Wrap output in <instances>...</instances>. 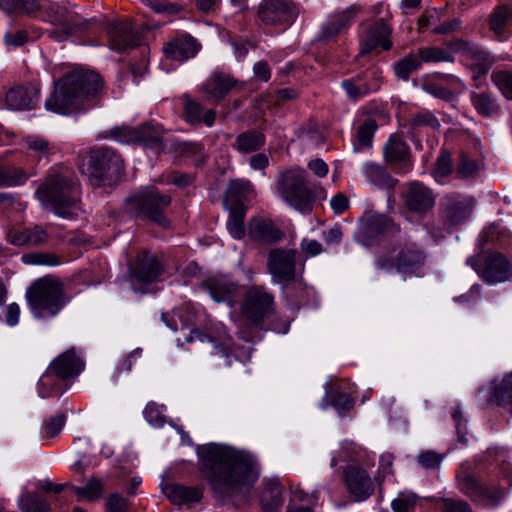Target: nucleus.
Instances as JSON below:
<instances>
[{
	"label": "nucleus",
	"instance_id": "1",
	"mask_svg": "<svg viewBox=\"0 0 512 512\" xmlns=\"http://www.w3.org/2000/svg\"><path fill=\"white\" fill-rule=\"evenodd\" d=\"M200 472L221 504L235 507L245 503L259 479L256 458L249 452L210 443L197 451Z\"/></svg>",
	"mask_w": 512,
	"mask_h": 512
},
{
	"label": "nucleus",
	"instance_id": "2",
	"mask_svg": "<svg viewBox=\"0 0 512 512\" xmlns=\"http://www.w3.org/2000/svg\"><path fill=\"white\" fill-rule=\"evenodd\" d=\"M102 88L103 81L99 74L76 68L54 83L45 107L63 115L82 112L95 105Z\"/></svg>",
	"mask_w": 512,
	"mask_h": 512
},
{
	"label": "nucleus",
	"instance_id": "3",
	"mask_svg": "<svg viewBox=\"0 0 512 512\" xmlns=\"http://www.w3.org/2000/svg\"><path fill=\"white\" fill-rule=\"evenodd\" d=\"M427 252L407 231H402L383 252L375 256V266L385 272H397L404 278L423 277Z\"/></svg>",
	"mask_w": 512,
	"mask_h": 512
},
{
	"label": "nucleus",
	"instance_id": "4",
	"mask_svg": "<svg viewBox=\"0 0 512 512\" xmlns=\"http://www.w3.org/2000/svg\"><path fill=\"white\" fill-rule=\"evenodd\" d=\"M36 196L59 217L69 218L81 211V188L75 176H48L37 188Z\"/></svg>",
	"mask_w": 512,
	"mask_h": 512
},
{
	"label": "nucleus",
	"instance_id": "5",
	"mask_svg": "<svg viewBox=\"0 0 512 512\" xmlns=\"http://www.w3.org/2000/svg\"><path fill=\"white\" fill-rule=\"evenodd\" d=\"M25 297L33 317L41 320L56 317L69 302L63 282L52 275L33 281Z\"/></svg>",
	"mask_w": 512,
	"mask_h": 512
},
{
	"label": "nucleus",
	"instance_id": "6",
	"mask_svg": "<svg viewBox=\"0 0 512 512\" xmlns=\"http://www.w3.org/2000/svg\"><path fill=\"white\" fill-rule=\"evenodd\" d=\"M84 361L70 348L57 356L47 367L38 381V394L41 398L62 395L68 388V381L76 378L84 369Z\"/></svg>",
	"mask_w": 512,
	"mask_h": 512
},
{
	"label": "nucleus",
	"instance_id": "7",
	"mask_svg": "<svg viewBox=\"0 0 512 512\" xmlns=\"http://www.w3.org/2000/svg\"><path fill=\"white\" fill-rule=\"evenodd\" d=\"M171 201L170 195L161 194L156 188L139 190L125 198L124 212L136 220L150 221L167 229L171 222L164 211Z\"/></svg>",
	"mask_w": 512,
	"mask_h": 512
},
{
	"label": "nucleus",
	"instance_id": "8",
	"mask_svg": "<svg viewBox=\"0 0 512 512\" xmlns=\"http://www.w3.org/2000/svg\"><path fill=\"white\" fill-rule=\"evenodd\" d=\"M123 159L114 149L101 146L89 151L87 161L82 165L92 185L100 187L115 180L123 171Z\"/></svg>",
	"mask_w": 512,
	"mask_h": 512
},
{
	"label": "nucleus",
	"instance_id": "9",
	"mask_svg": "<svg viewBox=\"0 0 512 512\" xmlns=\"http://www.w3.org/2000/svg\"><path fill=\"white\" fill-rule=\"evenodd\" d=\"M278 191L287 204L301 213H310L313 210L315 192L308 182L305 170L290 169L283 173Z\"/></svg>",
	"mask_w": 512,
	"mask_h": 512
},
{
	"label": "nucleus",
	"instance_id": "10",
	"mask_svg": "<svg viewBox=\"0 0 512 512\" xmlns=\"http://www.w3.org/2000/svg\"><path fill=\"white\" fill-rule=\"evenodd\" d=\"M195 340L210 344L212 347L211 354L218 355L222 358L224 367H230L233 361H238L240 358L248 360L251 356L250 348L243 351L241 356L236 352L232 337L229 335L225 326L221 324H214L203 330H191L188 341Z\"/></svg>",
	"mask_w": 512,
	"mask_h": 512
},
{
	"label": "nucleus",
	"instance_id": "11",
	"mask_svg": "<svg viewBox=\"0 0 512 512\" xmlns=\"http://www.w3.org/2000/svg\"><path fill=\"white\" fill-rule=\"evenodd\" d=\"M241 315L255 329H263L264 322L275 313L274 295L263 285H252L244 293Z\"/></svg>",
	"mask_w": 512,
	"mask_h": 512
},
{
	"label": "nucleus",
	"instance_id": "12",
	"mask_svg": "<svg viewBox=\"0 0 512 512\" xmlns=\"http://www.w3.org/2000/svg\"><path fill=\"white\" fill-rule=\"evenodd\" d=\"M466 262L489 285L512 279V265L508 258L498 251H481L467 258Z\"/></svg>",
	"mask_w": 512,
	"mask_h": 512
},
{
	"label": "nucleus",
	"instance_id": "13",
	"mask_svg": "<svg viewBox=\"0 0 512 512\" xmlns=\"http://www.w3.org/2000/svg\"><path fill=\"white\" fill-rule=\"evenodd\" d=\"M448 48L466 61L474 80L485 76L496 62L489 51L472 41L454 38L449 41Z\"/></svg>",
	"mask_w": 512,
	"mask_h": 512
},
{
	"label": "nucleus",
	"instance_id": "14",
	"mask_svg": "<svg viewBox=\"0 0 512 512\" xmlns=\"http://www.w3.org/2000/svg\"><path fill=\"white\" fill-rule=\"evenodd\" d=\"M299 9L293 0H262L257 7V20L266 27L285 30L298 17Z\"/></svg>",
	"mask_w": 512,
	"mask_h": 512
},
{
	"label": "nucleus",
	"instance_id": "15",
	"mask_svg": "<svg viewBox=\"0 0 512 512\" xmlns=\"http://www.w3.org/2000/svg\"><path fill=\"white\" fill-rule=\"evenodd\" d=\"M474 207L472 196L457 192L446 194L439 203V219L444 226H460L471 217Z\"/></svg>",
	"mask_w": 512,
	"mask_h": 512
},
{
	"label": "nucleus",
	"instance_id": "16",
	"mask_svg": "<svg viewBox=\"0 0 512 512\" xmlns=\"http://www.w3.org/2000/svg\"><path fill=\"white\" fill-rule=\"evenodd\" d=\"M111 135L121 143H134L160 151L164 149L163 129L160 125L145 123L138 127H115Z\"/></svg>",
	"mask_w": 512,
	"mask_h": 512
},
{
	"label": "nucleus",
	"instance_id": "17",
	"mask_svg": "<svg viewBox=\"0 0 512 512\" xmlns=\"http://www.w3.org/2000/svg\"><path fill=\"white\" fill-rule=\"evenodd\" d=\"M163 273V265L158 258L148 252L141 251L135 261L129 265V279L135 291L146 292V287L155 283Z\"/></svg>",
	"mask_w": 512,
	"mask_h": 512
},
{
	"label": "nucleus",
	"instance_id": "18",
	"mask_svg": "<svg viewBox=\"0 0 512 512\" xmlns=\"http://www.w3.org/2000/svg\"><path fill=\"white\" fill-rule=\"evenodd\" d=\"M383 81L382 68L372 65L356 75L342 80L340 85L348 99L355 102L380 90Z\"/></svg>",
	"mask_w": 512,
	"mask_h": 512
},
{
	"label": "nucleus",
	"instance_id": "19",
	"mask_svg": "<svg viewBox=\"0 0 512 512\" xmlns=\"http://www.w3.org/2000/svg\"><path fill=\"white\" fill-rule=\"evenodd\" d=\"M457 480L460 491L484 507H496L503 498L500 486L483 484L472 474L463 473L457 476Z\"/></svg>",
	"mask_w": 512,
	"mask_h": 512
},
{
	"label": "nucleus",
	"instance_id": "20",
	"mask_svg": "<svg viewBox=\"0 0 512 512\" xmlns=\"http://www.w3.org/2000/svg\"><path fill=\"white\" fill-rule=\"evenodd\" d=\"M49 22L54 26L48 31L49 37L62 42L74 32L84 28V22L74 11L59 4H51L46 9Z\"/></svg>",
	"mask_w": 512,
	"mask_h": 512
},
{
	"label": "nucleus",
	"instance_id": "21",
	"mask_svg": "<svg viewBox=\"0 0 512 512\" xmlns=\"http://www.w3.org/2000/svg\"><path fill=\"white\" fill-rule=\"evenodd\" d=\"M402 232L398 223L385 214H372L367 216L361 223L359 232V242L370 247L374 241L382 236H389L391 240L397 238Z\"/></svg>",
	"mask_w": 512,
	"mask_h": 512
},
{
	"label": "nucleus",
	"instance_id": "22",
	"mask_svg": "<svg viewBox=\"0 0 512 512\" xmlns=\"http://www.w3.org/2000/svg\"><path fill=\"white\" fill-rule=\"evenodd\" d=\"M383 159L396 174H407L413 169V158L408 143L398 133L389 136L382 149Z\"/></svg>",
	"mask_w": 512,
	"mask_h": 512
},
{
	"label": "nucleus",
	"instance_id": "23",
	"mask_svg": "<svg viewBox=\"0 0 512 512\" xmlns=\"http://www.w3.org/2000/svg\"><path fill=\"white\" fill-rule=\"evenodd\" d=\"M299 254L292 248H273L267 255V270L274 282H291L296 278Z\"/></svg>",
	"mask_w": 512,
	"mask_h": 512
},
{
	"label": "nucleus",
	"instance_id": "24",
	"mask_svg": "<svg viewBox=\"0 0 512 512\" xmlns=\"http://www.w3.org/2000/svg\"><path fill=\"white\" fill-rule=\"evenodd\" d=\"M392 28L384 19H377L362 32L359 40V56L379 51H389L393 47L391 40Z\"/></svg>",
	"mask_w": 512,
	"mask_h": 512
},
{
	"label": "nucleus",
	"instance_id": "25",
	"mask_svg": "<svg viewBox=\"0 0 512 512\" xmlns=\"http://www.w3.org/2000/svg\"><path fill=\"white\" fill-rule=\"evenodd\" d=\"M107 33L109 48L120 53L139 46L143 40L130 20L110 22Z\"/></svg>",
	"mask_w": 512,
	"mask_h": 512
},
{
	"label": "nucleus",
	"instance_id": "26",
	"mask_svg": "<svg viewBox=\"0 0 512 512\" xmlns=\"http://www.w3.org/2000/svg\"><path fill=\"white\" fill-rule=\"evenodd\" d=\"M363 13V7L353 4L344 10L329 15L327 21L321 27L318 40L329 41L347 31L355 22L357 16Z\"/></svg>",
	"mask_w": 512,
	"mask_h": 512
},
{
	"label": "nucleus",
	"instance_id": "27",
	"mask_svg": "<svg viewBox=\"0 0 512 512\" xmlns=\"http://www.w3.org/2000/svg\"><path fill=\"white\" fill-rule=\"evenodd\" d=\"M406 209L417 215H425L433 210L436 198L433 191L419 181L407 183V189L403 195Z\"/></svg>",
	"mask_w": 512,
	"mask_h": 512
},
{
	"label": "nucleus",
	"instance_id": "28",
	"mask_svg": "<svg viewBox=\"0 0 512 512\" xmlns=\"http://www.w3.org/2000/svg\"><path fill=\"white\" fill-rule=\"evenodd\" d=\"M201 287L215 302L225 303L229 307H234L241 293L240 285L226 276L208 277L202 282Z\"/></svg>",
	"mask_w": 512,
	"mask_h": 512
},
{
	"label": "nucleus",
	"instance_id": "29",
	"mask_svg": "<svg viewBox=\"0 0 512 512\" xmlns=\"http://www.w3.org/2000/svg\"><path fill=\"white\" fill-rule=\"evenodd\" d=\"M346 487L356 501L367 500L374 492V484L368 472L357 465H347L343 471Z\"/></svg>",
	"mask_w": 512,
	"mask_h": 512
},
{
	"label": "nucleus",
	"instance_id": "30",
	"mask_svg": "<svg viewBox=\"0 0 512 512\" xmlns=\"http://www.w3.org/2000/svg\"><path fill=\"white\" fill-rule=\"evenodd\" d=\"M200 44L189 34L177 36L163 46L166 58L175 61H185L193 58L199 51Z\"/></svg>",
	"mask_w": 512,
	"mask_h": 512
},
{
	"label": "nucleus",
	"instance_id": "31",
	"mask_svg": "<svg viewBox=\"0 0 512 512\" xmlns=\"http://www.w3.org/2000/svg\"><path fill=\"white\" fill-rule=\"evenodd\" d=\"M236 81L228 74L214 72L199 87V91L204 94L207 101L219 102L235 86Z\"/></svg>",
	"mask_w": 512,
	"mask_h": 512
},
{
	"label": "nucleus",
	"instance_id": "32",
	"mask_svg": "<svg viewBox=\"0 0 512 512\" xmlns=\"http://www.w3.org/2000/svg\"><path fill=\"white\" fill-rule=\"evenodd\" d=\"M183 101V119L191 126L201 124L207 127L213 126L216 120V111L214 109H205L201 103L192 99L188 94L182 96Z\"/></svg>",
	"mask_w": 512,
	"mask_h": 512
},
{
	"label": "nucleus",
	"instance_id": "33",
	"mask_svg": "<svg viewBox=\"0 0 512 512\" xmlns=\"http://www.w3.org/2000/svg\"><path fill=\"white\" fill-rule=\"evenodd\" d=\"M251 239L264 244H274L284 239L285 233L270 219L253 218L248 227Z\"/></svg>",
	"mask_w": 512,
	"mask_h": 512
},
{
	"label": "nucleus",
	"instance_id": "34",
	"mask_svg": "<svg viewBox=\"0 0 512 512\" xmlns=\"http://www.w3.org/2000/svg\"><path fill=\"white\" fill-rule=\"evenodd\" d=\"M487 402L497 404L512 414V373L490 382Z\"/></svg>",
	"mask_w": 512,
	"mask_h": 512
},
{
	"label": "nucleus",
	"instance_id": "35",
	"mask_svg": "<svg viewBox=\"0 0 512 512\" xmlns=\"http://www.w3.org/2000/svg\"><path fill=\"white\" fill-rule=\"evenodd\" d=\"M38 99L39 91L33 86L12 88L6 94V103L13 110L33 109Z\"/></svg>",
	"mask_w": 512,
	"mask_h": 512
},
{
	"label": "nucleus",
	"instance_id": "36",
	"mask_svg": "<svg viewBox=\"0 0 512 512\" xmlns=\"http://www.w3.org/2000/svg\"><path fill=\"white\" fill-rule=\"evenodd\" d=\"M164 494L174 504L191 505L201 501L203 489L201 487H188L181 484H169L164 488Z\"/></svg>",
	"mask_w": 512,
	"mask_h": 512
},
{
	"label": "nucleus",
	"instance_id": "37",
	"mask_svg": "<svg viewBox=\"0 0 512 512\" xmlns=\"http://www.w3.org/2000/svg\"><path fill=\"white\" fill-rule=\"evenodd\" d=\"M366 180L378 188H394L398 180L393 178L386 167L376 162H366L362 167Z\"/></svg>",
	"mask_w": 512,
	"mask_h": 512
},
{
	"label": "nucleus",
	"instance_id": "38",
	"mask_svg": "<svg viewBox=\"0 0 512 512\" xmlns=\"http://www.w3.org/2000/svg\"><path fill=\"white\" fill-rule=\"evenodd\" d=\"M489 30L500 39L505 30L512 26V3L497 5L488 18Z\"/></svg>",
	"mask_w": 512,
	"mask_h": 512
},
{
	"label": "nucleus",
	"instance_id": "39",
	"mask_svg": "<svg viewBox=\"0 0 512 512\" xmlns=\"http://www.w3.org/2000/svg\"><path fill=\"white\" fill-rule=\"evenodd\" d=\"M264 133L255 129H249L237 135L232 147L242 154L254 153L265 145Z\"/></svg>",
	"mask_w": 512,
	"mask_h": 512
},
{
	"label": "nucleus",
	"instance_id": "40",
	"mask_svg": "<svg viewBox=\"0 0 512 512\" xmlns=\"http://www.w3.org/2000/svg\"><path fill=\"white\" fill-rule=\"evenodd\" d=\"M470 100L477 113L482 117H493L500 112L496 99L488 92H472Z\"/></svg>",
	"mask_w": 512,
	"mask_h": 512
},
{
	"label": "nucleus",
	"instance_id": "41",
	"mask_svg": "<svg viewBox=\"0 0 512 512\" xmlns=\"http://www.w3.org/2000/svg\"><path fill=\"white\" fill-rule=\"evenodd\" d=\"M245 214L246 208L243 203H234V205H230L227 229L235 239H242L245 236Z\"/></svg>",
	"mask_w": 512,
	"mask_h": 512
},
{
	"label": "nucleus",
	"instance_id": "42",
	"mask_svg": "<svg viewBox=\"0 0 512 512\" xmlns=\"http://www.w3.org/2000/svg\"><path fill=\"white\" fill-rule=\"evenodd\" d=\"M40 9V0H0V10L7 14L32 15Z\"/></svg>",
	"mask_w": 512,
	"mask_h": 512
},
{
	"label": "nucleus",
	"instance_id": "43",
	"mask_svg": "<svg viewBox=\"0 0 512 512\" xmlns=\"http://www.w3.org/2000/svg\"><path fill=\"white\" fill-rule=\"evenodd\" d=\"M378 129L375 119L367 118L358 127L356 133V141L354 142V150L359 152L363 149H369L373 145V138Z\"/></svg>",
	"mask_w": 512,
	"mask_h": 512
},
{
	"label": "nucleus",
	"instance_id": "44",
	"mask_svg": "<svg viewBox=\"0 0 512 512\" xmlns=\"http://www.w3.org/2000/svg\"><path fill=\"white\" fill-rule=\"evenodd\" d=\"M409 127L417 132L422 128H429L438 131L441 127L440 121L430 110L424 109L413 114L408 120Z\"/></svg>",
	"mask_w": 512,
	"mask_h": 512
},
{
	"label": "nucleus",
	"instance_id": "45",
	"mask_svg": "<svg viewBox=\"0 0 512 512\" xmlns=\"http://www.w3.org/2000/svg\"><path fill=\"white\" fill-rule=\"evenodd\" d=\"M19 509L22 512H51L50 503L37 493H26L19 498Z\"/></svg>",
	"mask_w": 512,
	"mask_h": 512
},
{
	"label": "nucleus",
	"instance_id": "46",
	"mask_svg": "<svg viewBox=\"0 0 512 512\" xmlns=\"http://www.w3.org/2000/svg\"><path fill=\"white\" fill-rule=\"evenodd\" d=\"M29 175L18 166H3L0 163V187H14L24 184Z\"/></svg>",
	"mask_w": 512,
	"mask_h": 512
},
{
	"label": "nucleus",
	"instance_id": "47",
	"mask_svg": "<svg viewBox=\"0 0 512 512\" xmlns=\"http://www.w3.org/2000/svg\"><path fill=\"white\" fill-rule=\"evenodd\" d=\"M418 57L421 63H453L455 61V57L452 52L436 46L419 48Z\"/></svg>",
	"mask_w": 512,
	"mask_h": 512
},
{
	"label": "nucleus",
	"instance_id": "48",
	"mask_svg": "<svg viewBox=\"0 0 512 512\" xmlns=\"http://www.w3.org/2000/svg\"><path fill=\"white\" fill-rule=\"evenodd\" d=\"M251 191V185L248 181L232 180L230 181L224 198L225 205H234V203H243L248 193Z\"/></svg>",
	"mask_w": 512,
	"mask_h": 512
},
{
	"label": "nucleus",
	"instance_id": "49",
	"mask_svg": "<svg viewBox=\"0 0 512 512\" xmlns=\"http://www.w3.org/2000/svg\"><path fill=\"white\" fill-rule=\"evenodd\" d=\"M75 494L89 501H95L102 497L104 484L99 478H90L84 486H70Z\"/></svg>",
	"mask_w": 512,
	"mask_h": 512
},
{
	"label": "nucleus",
	"instance_id": "50",
	"mask_svg": "<svg viewBox=\"0 0 512 512\" xmlns=\"http://www.w3.org/2000/svg\"><path fill=\"white\" fill-rule=\"evenodd\" d=\"M479 165L476 160L470 158L466 153H461L455 169L457 178L472 180L478 176Z\"/></svg>",
	"mask_w": 512,
	"mask_h": 512
},
{
	"label": "nucleus",
	"instance_id": "51",
	"mask_svg": "<svg viewBox=\"0 0 512 512\" xmlns=\"http://www.w3.org/2000/svg\"><path fill=\"white\" fill-rule=\"evenodd\" d=\"M23 263L27 265L58 266L61 264L60 257L50 252H32L22 256Z\"/></svg>",
	"mask_w": 512,
	"mask_h": 512
},
{
	"label": "nucleus",
	"instance_id": "52",
	"mask_svg": "<svg viewBox=\"0 0 512 512\" xmlns=\"http://www.w3.org/2000/svg\"><path fill=\"white\" fill-rule=\"evenodd\" d=\"M491 80L507 100H512V71L496 70L491 74Z\"/></svg>",
	"mask_w": 512,
	"mask_h": 512
},
{
	"label": "nucleus",
	"instance_id": "53",
	"mask_svg": "<svg viewBox=\"0 0 512 512\" xmlns=\"http://www.w3.org/2000/svg\"><path fill=\"white\" fill-rule=\"evenodd\" d=\"M420 66V59L409 54L394 65V72L399 79L408 80L410 74L419 69Z\"/></svg>",
	"mask_w": 512,
	"mask_h": 512
},
{
	"label": "nucleus",
	"instance_id": "54",
	"mask_svg": "<svg viewBox=\"0 0 512 512\" xmlns=\"http://www.w3.org/2000/svg\"><path fill=\"white\" fill-rule=\"evenodd\" d=\"M25 143L28 151L32 152L34 156L41 160L42 158H48L51 152L50 142L44 138L38 136H28L25 139Z\"/></svg>",
	"mask_w": 512,
	"mask_h": 512
},
{
	"label": "nucleus",
	"instance_id": "55",
	"mask_svg": "<svg viewBox=\"0 0 512 512\" xmlns=\"http://www.w3.org/2000/svg\"><path fill=\"white\" fill-rule=\"evenodd\" d=\"M444 11L442 9L426 10L418 19V29L424 31L429 29L433 34L439 27Z\"/></svg>",
	"mask_w": 512,
	"mask_h": 512
},
{
	"label": "nucleus",
	"instance_id": "56",
	"mask_svg": "<svg viewBox=\"0 0 512 512\" xmlns=\"http://www.w3.org/2000/svg\"><path fill=\"white\" fill-rule=\"evenodd\" d=\"M142 2L158 14L177 15L184 10V7L181 4L169 2L167 0H142Z\"/></svg>",
	"mask_w": 512,
	"mask_h": 512
},
{
	"label": "nucleus",
	"instance_id": "57",
	"mask_svg": "<svg viewBox=\"0 0 512 512\" xmlns=\"http://www.w3.org/2000/svg\"><path fill=\"white\" fill-rule=\"evenodd\" d=\"M422 89L426 93L444 101L449 102L455 98V93L450 88L439 84L433 79L424 81L422 83Z\"/></svg>",
	"mask_w": 512,
	"mask_h": 512
},
{
	"label": "nucleus",
	"instance_id": "58",
	"mask_svg": "<svg viewBox=\"0 0 512 512\" xmlns=\"http://www.w3.org/2000/svg\"><path fill=\"white\" fill-rule=\"evenodd\" d=\"M363 449L354 442H343L338 452V459L332 458L331 465L335 466L339 461H357L361 458Z\"/></svg>",
	"mask_w": 512,
	"mask_h": 512
},
{
	"label": "nucleus",
	"instance_id": "59",
	"mask_svg": "<svg viewBox=\"0 0 512 512\" xmlns=\"http://www.w3.org/2000/svg\"><path fill=\"white\" fill-rule=\"evenodd\" d=\"M453 171V162L451 154L447 151H442L438 156L433 169L434 178L440 182L441 179L450 175Z\"/></svg>",
	"mask_w": 512,
	"mask_h": 512
},
{
	"label": "nucleus",
	"instance_id": "60",
	"mask_svg": "<svg viewBox=\"0 0 512 512\" xmlns=\"http://www.w3.org/2000/svg\"><path fill=\"white\" fill-rule=\"evenodd\" d=\"M180 151L183 155L192 157L196 164H203L206 160L203 144L199 142H183L180 145Z\"/></svg>",
	"mask_w": 512,
	"mask_h": 512
},
{
	"label": "nucleus",
	"instance_id": "61",
	"mask_svg": "<svg viewBox=\"0 0 512 512\" xmlns=\"http://www.w3.org/2000/svg\"><path fill=\"white\" fill-rule=\"evenodd\" d=\"M67 416L63 412L57 413L55 416L49 417L44 422L45 435L48 438L57 436L63 429Z\"/></svg>",
	"mask_w": 512,
	"mask_h": 512
},
{
	"label": "nucleus",
	"instance_id": "62",
	"mask_svg": "<svg viewBox=\"0 0 512 512\" xmlns=\"http://www.w3.org/2000/svg\"><path fill=\"white\" fill-rule=\"evenodd\" d=\"M440 503L443 512H472L470 505L462 499L441 498Z\"/></svg>",
	"mask_w": 512,
	"mask_h": 512
},
{
	"label": "nucleus",
	"instance_id": "63",
	"mask_svg": "<svg viewBox=\"0 0 512 512\" xmlns=\"http://www.w3.org/2000/svg\"><path fill=\"white\" fill-rule=\"evenodd\" d=\"M29 38L26 30H9L4 35V43L7 47H21L27 43Z\"/></svg>",
	"mask_w": 512,
	"mask_h": 512
},
{
	"label": "nucleus",
	"instance_id": "64",
	"mask_svg": "<svg viewBox=\"0 0 512 512\" xmlns=\"http://www.w3.org/2000/svg\"><path fill=\"white\" fill-rule=\"evenodd\" d=\"M331 405L340 414H344L354 407V399L348 393L339 392L332 396Z\"/></svg>",
	"mask_w": 512,
	"mask_h": 512
}]
</instances>
